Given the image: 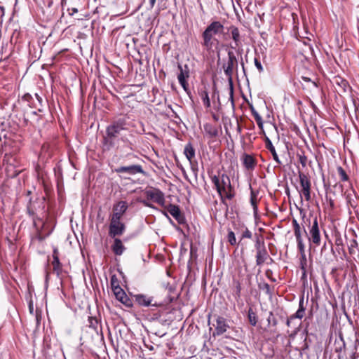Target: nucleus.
<instances>
[{"label": "nucleus", "mask_w": 359, "mask_h": 359, "mask_svg": "<svg viewBox=\"0 0 359 359\" xmlns=\"http://www.w3.org/2000/svg\"><path fill=\"white\" fill-rule=\"evenodd\" d=\"M227 240L231 245H235L236 244L235 233L231 230H229L228 231Z\"/></svg>", "instance_id": "a19ab883"}, {"label": "nucleus", "mask_w": 359, "mask_h": 359, "mask_svg": "<svg viewBox=\"0 0 359 359\" xmlns=\"http://www.w3.org/2000/svg\"><path fill=\"white\" fill-rule=\"evenodd\" d=\"M53 258H59V251L58 249L55 247L53 250Z\"/></svg>", "instance_id": "4d7b16f0"}, {"label": "nucleus", "mask_w": 359, "mask_h": 359, "mask_svg": "<svg viewBox=\"0 0 359 359\" xmlns=\"http://www.w3.org/2000/svg\"><path fill=\"white\" fill-rule=\"evenodd\" d=\"M299 179L300 183V189L297 188L300 194L301 202L302 203V197L304 196L306 201L311 199V183L309 177L304 172L299 171Z\"/></svg>", "instance_id": "423d86ee"}, {"label": "nucleus", "mask_w": 359, "mask_h": 359, "mask_svg": "<svg viewBox=\"0 0 359 359\" xmlns=\"http://www.w3.org/2000/svg\"><path fill=\"white\" fill-rule=\"evenodd\" d=\"M243 161V166L248 170H252L255 168L257 165V161L255 158L247 154H244L241 158Z\"/></svg>", "instance_id": "a211bd4d"}, {"label": "nucleus", "mask_w": 359, "mask_h": 359, "mask_svg": "<svg viewBox=\"0 0 359 359\" xmlns=\"http://www.w3.org/2000/svg\"><path fill=\"white\" fill-rule=\"evenodd\" d=\"M262 288L266 291V294H271V287L268 283H264Z\"/></svg>", "instance_id": "6e6d98bb"}, {"label": "nucleus", "mask_w": 359, "mask_h": 359, "mask_svg": "<svg viewBox=\"0 0 359 359\" xmlns=\"http://www.w3.org/2000/svg\"><path fill=\"white\" fill-rule=\"evenodd\" d=\"M52 265L53 272L56 273L57 276H60L62 271V265L59 258H53Z\"/></svg>", "instance_id": "b1692460"}, {"label": "nucleus", "mask_w": 359, "mask_h": 359, "mask_svg": "<svg viewBox=\"0 0 359 359\" xmlns=\"http://www.w3.org/2000/svg\"><path fill=\"white\" fill-rule=\"evenodd\" d=\"M145 195L147 199L158 203L162 208L165 207V199L164 194L159 189L151 188L145 191Z\"/></svg>", "instance_id": "1a4fd4ad"}, {"label": "nucleus", "mask_w": 359, "mask_h": 359, "mask_svg": "<svg viewBox=\"0 0 359 359\" xmlns=\"http://www.w3.org/2000/svg\"><path fill=\"white\" fill-rule=\"evenodd\" d=\"M233 285L235 287L234 297H235L236 300L238 301L241 297V290H242L241 284L238 280H234Z\"/></svg>", "instance_id": "2f4dec72"}, {"label": "nucleus", "mask_w": 359, "mask_h": 359, "mask_svg": "<svg viewBox=\"0 0 359 359\" xmlns=\"http://www.w3.org/2000/svg\"><path fill=\"white\" fill-rule=\"evenodd\" d=\"M241 65L242 66V69H243V72L245 73V65H244L243 61L241 62Z\"/></svg>", "instance_id": "338daca9"}, {"label": "nucleus", "mask_w": 359, "mask_h": 359, "mask_svg": "<svg viewBox=\"0 0 359 359\" xmlns=\"http://www.w3.org/2000/svg\"><path fill=\"white\" fill-rule=\"evenodd\" d=\"M296 241L297 243V248H298L299 252L300 253V255H306L305 245L304 244L302 237L300 236V237L296 238Z\"/></svg>", "instance_id": "4c0bfd02"}, {"label": "nucleus", "mask_w": 359, "mask_h": 359, "mask_svg": "<svg viewBox=\"0 0 359 359\" xmlns=\"http://www.w3.org/2000/svg\"><path fill=\"white\" fill-rule=\"evenodd\" d=\"M294 318H292V315L290 317L287 318V319H286V325L287 327H290L291 326L292 320H294Z\"/></svg>", "instance_id": "bf43d9fd"}, {"label": "nucleus", "mask_w": 359, "mask_h": 359, "mask_svg": "<svg viewBox=\"0 0 359 359\" xmlns=\"http://www.w3.org/2000/svg\"><path fill=\"white\" fill-rule=\"evenodd\" d=\"M254 63L257 69L259 72H262L264 71V68L261 64V62L259 61L258 57H255L254 59Z\"/></svg>", "instance_id": "8fccbe9b"}, {"label": "nucleus", "mask_w": 359, "mask_h": 359, "mask_svg": "<svg viewBox=\"0 0 359 359\" xmlns=\"http://www.w3.org/2000/svg\"><path fill=\"white\" fill-rule=\"evenodd\" d=\"M299 162L302 164L303 168H305L307 165L308 158L305 156L304 151L298 152L297 154Z\"/></svg>", "instance_id": "58836bf2"}, {"label": "nucleus", "mask_w": 359, "mask_h": 359, "mask_svg": "<svg viewBox=\"0 0 359 359\" xmlns=\"http://www.w3.org/2000/svg\"><path fill=\"white\" fill-rule=\"evenodd\" d=\"M265 275L270 280H271L272 282H276V278H274L273 277V271L271 269H267L266 271H265Z\"/></svg>", "instance_id": "3c124183"}, {"label": "nucleus", "mask_w": 359, "mask_h": 359, "mask_svg": "<svg viewBox=\"0 0 359 359\" xmlns=\"http://www.w3.org/2000/svg\"><path fill=\"white\" fill-rule=\"evenodd\" d=\"M204 130L210 138L216 137L218 135L217 128L211 123H205L203 126Z\"/></svg>", "instance_id": "4be33fe9"}, {"label": "nucleus", "mask_w": 359, "mask_h": 359, "mask_svg": "<svg viewBox=\"0 0 359 359\" xmlns=\"http://www.w3.org/2000/svg\"><path fill=\"white\" fill-rule=\"evenodd\" d=\"M298 309L306 311V307L304 306V296H302L299 298V309Z\"/></svg>", "instance_id": "864d4df0"}, {"label": "nucleus", "mask_w": 359, "mask_h": 359, "mask_svg": "<svg viewBox=\"0 0 359 359\" xmlns=\"http://www.w3.org/2000/svg\"><path fill=\"white\" fill-rule=\"evenodd\" d=\"M161 317V311L158 309L157 311H155L152 313L148 314V319L150 320H157Z\"/></svg>", "instance_id": "37998d69"}, {"label": "nucleus", "mask_w": 359, "mask_h": 359, "mask_svg": "<svg viewBox=\"0 0 359 359\" xmlns=\"http://www.w3.org/2000/svg\"><path fill=\"white\" fill-rule=\"evenodd\" d=\"M306 264H307V260H306V255H301V257H300V268L303 271L304 275L306 273Z\"/></svg>", "instance_id": "c03bdc74"}, {"label": "nucleus", "mask_w": 359, "mask_h": 359, "mask_svg": "<svg viewBox=\"0 0 359 359\" xmlns=\"http://www.w3.org/2000/svg\"><path fill=\"white\" fill-rule=\"evenodd\" d=\"M229 30L231 32V38L235 43V46H231V48H234L239 46L241 44V38L238 28L231 25L229 27Z\"/></svg>", "instance_id": "6ab92c4d"}, {"label": "nucleus", "mask_w": 359, "mask_h": 359, "mask_svg": "<svg viewBox=\"0 0 359 359\" xmlns=\"http://www.w3.org/2000/svg\"><path fill=\"white\" fill-rule=\"evenodd\" d=\"M126 225L118 219H110L109 235L111 238H115L123 234L126 231Z\"/></svg>", "instance_id": "9d476101"}, {"label": "nucleus", "mask_w": 359, "mask_h": 359, "mask_svg": "<svg viewBox=\"0 0 359 359\" xmlns=\"http://www.w3.org/2000/svg\"><path fill=\"white\" fill-rule=\"evenodd\" d=\"M178 68L180 69V73L177 76V79L180 84H182L183 83H185L187 81L186 78L189 77V71L184 72L182 69V67L180 65H178Z\"/></svg>", "instance_id": "473e14b6"}, {"label": "nucleus", "mask_w": 359, "mask_h": 359, "mask_svg": "<svg viewBox=\"0 0 359 359\" xmlns=\"http://www.w3.org/2000/svg\"><path fill=\"white\" fill-rule=\"evenodd\" d=\"M48 278H49V273L47 272L46 273V283H47L48 281Z\"/></svg>", "instance_id": "774afa93"}, {"label": "nucleus", "mask_w": 359, "mask_h": 359, "mask_svg": "<svg viewBox=\"0 0 359 359\" xmlns=\"http://www.w3.org/2000/svg\"><path fill=\"white\" fill-rule=\"evenodd\" d=\"M184 154L187 160L191 163L192 159L195 157V149L191 143H187L184 149Z\"/></svg>", "instance_id": "412c9836"}, {"label": "nucleus", "mask_w": 359, "mask_h": 359, "mask_svg": "<svg viewBox=\"0 0 359 359\" xmlns=\"http://www.w3.org/2000/svg\"><path fill=\"white\" fill-rule=\"evenodd\" d=\"M31 114L32 115V122L38 123L41 118V115H38L36 111H32ZM23 122L25 126H27L29 123H32V121L29 120V117L28 114H24L23 117Z\"/></svg>", "instance_id": "5701e85b"}, {"label": "nucleus", "mask_w": 359, "mask_h": 359, "mask_svg": "<svg viewBox=\"0 0 359 359\" xmlns=\"http://www.w3.org/2000/svg\"><path fill=\"white\" fill-rule=\"evenodd\" d=\"M264 142H265L266 148L271 153L273 160L278 165H281L282 163H281V161L278 157V155L276 153V149H275L274 146L273 145L270 139L268 137H265Z\"/></svg>", "instance_id": "aec40b11"}, {"label": "nucleus", "mask_w": 359, "mask_h": 359, "mask_svg": "<svg viewBox=\"0 0 359 359\" xmlns=\"http://www.w3.org/2000/svg\"><path fill=\"white\" fill-rule=\"evenodd\" d=\"M27 212L32 218L34 226H36V220L42 221L47 216L45 197L37 198L34 201L30 198L27 205Z\"/></svg>", "instance_id": "20e7f679"}, {"label": "nucleus", "mask_w": 359, "mask_h": 359, "mask_svg": "<svg viewBox=\"0 0 359 359\" xmlns=\"http://www.w3.org/2000/svg\"><path fill=\"white\" fill-rule=\"evenodd\" d=\"M118 291L114 292L116 299L121 302L128 308H131L133 306V300L128 297L126 293L123 289H117Z\"/></svg>", "instance_id": "2eb2a0df"}, {"label": "nucleus", "mask_w": 359, "mask_h": 359, "mask_svg": "<svg viewBox=\"0 0 359 359\" xmlns=\"http://www.w3.org/2000/svg\"><path fill=\"white\" fill-rule=\"evenodd\" d=\"M252 236V232L246 228L245 230L243 232L242 238H251Z\"/></svg>", "instance_id": "603ef678"}, {"label": "nucleus", "mask_w": 359, "mask_h": 359, "mask_svg": "<svg viewBox=\"0 0 359 359\" xmlns=\"http://www.w3.org/2000/svg\"><path fill=\"white\" fill-rule=\"evenodd\" d=\"M255 246L256 251L262 249V248H265L264 241L262 239H261L258 236H257Z\"/></svg>", "instance_id": "a18cd8bd"}, {"label": "nucleus", "mask_w": 359, "mask_h": 359, "mask_svg": "<svg viewBox=\"0 0 359 359\" xmlns=\"http://www.w3.org/2000/svg\"><path fill=\"white\" fill-rule=\"evenodd\" d=\"M268 259H270L271 262L273 261L269 257L266 247L256 251V264L257 266L262 265Z\"/></svg>", "instance_id": "f3484780"}, {"label": "nucleus", "mask_w": 359, "mask_h": 359, "mask_svg": "<svg viewBox=\"0 0 359 359\" xmlns=\"http://www.w3.org/2000/svg\"><path fill=\"white\" fill-rule=\"evenodd\" d=\"M118 174H127L128 175H135L137 174H145L141 165H130L127 166H120L114 169Z\"/></svg>", "instance_id": "9b49d317"}, {"label": "nucleus", "mask_w": 359, "mask_h": 359, "mask_svg": "<svg viewBox=\"0 0 359 359\" xmlns=\"http://www.w3.org/2000/svg\"><path fill=\"white\" fill-rule=\"evenodd\" d=\"M201 98L203 102V104L209 108L210 107V101L208 95V93L206 90H204L201 93Z\"/></svg>", "instance_id": "ea45409f"}, {"label": "nucleus", "mask_w": 359, "mask_h": 359, "mask_svg": "<svg viewBox=\"0 0 359 359\" xmlns=\"http://www.w3.org/2000/svg\"><path fill=\"white\" fill-rule=\"evenodd\" d=\"M156 0H149V6H150V8H153L155 4H156Z\"/></svg>", "instance_id": "e2e57ef3"}, {"label": "nucleus", "mask_w": 359, "mask_h": 359, "mask_svg": "<svg viewBox=\"0 0 359 359\" xmlns=\"http://www.w3.org/2000/svg\"><path fill=\"white\" fill-rule=\"evenodd\" d=\"M305 217H306V215H305V213H304L303 216H302L303 222L305 224H307V222H308V224L310 226L311 225V219H305Z\"/></svg>", "instance_id": "052dcab7"}, {"label": "nucleus", "mask_w": 359, "mask_h": 359, "mask_svg": "<svg viewBox=\"0 0 359 359\" xmlns=\"http://www.w3.org/2000/svg\"><path fill=\"white\" fill-rule=\"evenodd\" d=\"M335 243H336V245H341L342 243V241H341V238L336 239Z\"/></svg>", "instance_id": "0e129e2a"}, {"label": "nucleus", "mask_w": 359, "mask_h": 359, "mask_svg": "<svg viewBox=\"0 0 359 359\" xmlns=\"http://www.w3.org/2000/svg\"><path fill=\"white\" fill-rule=\"evenodd\" d=\"M211 181L223 203H225V198L231 200L235 196L234 188L231 185L230 178L227 175L222 173V175H214L211 177Z\"/></svg>", "instance_id": "7ed1b4c3"}, {"label": "nucleus", "mask_w": 359, "mask_h": 359, "mask_svg": "<svg viewBox=\"0 0 359 359\" xmlns=\"http://www.w3.org/2000/svg\"><path fill=\"white\" fill-rule=\"evenodd\" d=\"M128 205L126 201H120L113 205V213L110 219L121 220L122 216L128 210Z\"/></svg>", "instance_id": "f8f14e48"}, {"label": "nucleus", "mask_w": 359, "mask_h": 359, "mask_svg": "<svg viewBox=\"0 0 359 359\" xmlns=\"http://www.w3.org/2000/svg\"><path fill=\"white\" fill-rule=\"evenodd\" d=\"M163 208H165L180 224H184L186 223L185 217L182 213L178 205L170 203L168 205H165V207Z\"/></svg>", "instance_id": "ddd939ff"}, {"label": "nucleus", "mask_w": 359, "mask_h": 359, "mask_svg": "<svg viewBox=\"0 0 359 359\" xmlns=\"http://www.w3.org/2000/svg\"><path fill=\"white\" fill-rule=\"evenodd\" d=\"M337 172H338V174H339L341 181L346 182L349 180L348 175H347L346 172L341 166L337 167Z\"/></svg>", "instance_id": "e433bc0d"}, {"label": "nucleus", "mask_w": 359, "mask_h": 359, "mask_svg": "<svg viewBox=\"0 0 359 359\" xmlns=\"http://www.w3.org/2000/svg\"><path fill=\"white\" fill-rule=\"evenodd\" d=\"M110 283H111V289L113 290L114 293L118 291V290H117L118 288L122 289L119 285L118 280L116 275L111 276V280H110Z\"/></svg>", "instance_id": "f704fd0d"}, {"label": "nucleus", "mask_w": 359, "mask_h": 359, "mask_svg": "<svg viewBox=\"0 0 359 359\" xmlns=\"http://www.w3.org/2000/svg\"><path fill=\"white\" fill-rule=\"evenodd\" d=\"M248 318L251 325L256 326L257 323V316L256 312L252 308H250L248 310Z\"/></svg>", "instance_id": "bb28decb"}, {"label": "nucleus", "mask_w": 359, "mask_h": 359, "mask_svg": "<svg viewBox=\"0 0 359 359\" xmlns=\"http://www.w3.org/2000/svg\"><path fill=\"white\" fill-rule=\"evenodd\" d=\"M113 244L111 246V250L115 255L121 256L123 254L126 248L124 246L123 241L118 238H114Z\"/></svg>", "instance_id": "dca6fc26"}, {"label": "nucleus", "mask_w": 359, "mask_h": 359, "mask_svg": "<svg viewBox=\"0 0 359 359\" xmlns=\"http://www.w3.org/2000/svg\"><path fill=\"white\" fill-rule=\"evenodd\" d=\"M292 223L295 238L302 236L301 227L298 222L295 219H293Z\"/></svg>", "instance_id": "c9c22d12"}, {"label": "nucleus", "mask_w": 359, "mask_h": 359, "mask_svg": "<svg viewBox=\"0 0 359 359\" xmlns=\"http://www.w3.org/2000/svg\"><path fill=\"white\" fill-rule=\"evenodd\" d=\"M88 323H89V327H92L95 330L97 329V325H98V320L96 318L94 317H89L88 318Z\"/></svg>", "instance_id": "49530a36"}, {"label": "nucleus", "mask_w": 359, "mask_h": 359, "mask_svg": "<svg viewBox=\"0 0 359 359\" xmlns=\"http://www.w3.org/2000/svg\"><path fill=\"white\" fill-rule=\"evenodd\" d=\"M305 315V311L297 309L295 313L292 315V318L302 319Z\"/></svg>", "instance_id": "09e8293b"}, {"label": "nucleus", "mask_w": 359, "mask_h": 359, "mask_svg": "<svg viewBox=\"0 0 359 359\" xmlns=\"http://www.w3.org/2000/svg\"><path fill=\"white\" fill-rule=\"evenodd\" d=\"M308 238L310 243H313L315 245L319 246L320 245L321 236L316 216L314 217L312 224L309 228Z\"/></svg>", "instance_id": "6e6552de"}, {"label": "nucleus", "mask_w": 359, "mask_h": 359, "mask_svg": "<svg viewBox=\"0 0 359 359\" xmlns=\"http://www.w3.org/2000/svg\"><path fill=\"white\" fill-rule=\"evenodd\" d=\"M66 3H67V0H61V5H62V8L65 7V6L66 5Z\"/></svg>", "instance_id": "69168bd1"}, {"label": "nucleus", "mask_w": 359, "mask_h": 359, "mask_svg": "<svg viewBox=\"0 0 359 359\" xmlns=\"http://www.w3.org/2000/svg\"><path fill=\"white\" fill-rule=\"evenodd\" d=\"M22 100L23 101L27 102L28 103V105L30 107H33V108H37L38 107L37 104L34 101V98H33L32 95H30L29 93L25 94L22 96Z\"/></svg>", "instance_id": "c756f323"}, {"label": "nucleus", "mask_w": 359, "mask_h": 359, "mask_svg": "<svg viewBox=\"0 0 359 359\" xmlns=\"http://www.w3.org/2000/svg\"><path fill=\"white\" fill-rule=\"evenodd\" d=\"M334 82L336 84L339 85L344 92L348 87V83L347 82V81L340 76L335 77Z\"/></svg>", "instance_id": "72a5a7b5"}, {"label": "nucleus", "mask_w": 359, "mask_h": 359, "mask_svg": "<svg viewBox=\"0 0 359 359\" xmlns=\"http://www.w3.org/2000/svg\"><path fill=\"white\" fill-rule=\"evenodd\" d=\"M348 248L351 255H355L358 252V244L355 238L349 240Z\"/></svg>", "instance_id": "393cba45"}, {"label": "nucleus", "mask_w": 359, "mask_h": 359, "mask_svg": "<svg viewBox=\"0 0 359 359\" xmlns=\"http://www.w3.org/2000/svg\"><path fill=\"white\" fill-rule=\"evenodd\" d=\"M227 56V61L223 65L222 67L225 75L228 77L229 82V100L233 106V86L232 76L234 71H238V61L235 53L232 50L228 51Z\"/></svg>", "instance_id": "39448f33"}, {"label": "nucleus", "mask_w": 359, "mask_h": 359, "mask_svg": "<svg viewBox=\"0 0 359 359\" xmlns=\"http://www.w3.org/2000/svg\"><path fill=\"white\" fill-rule=\"evenodd\" d=\"M67 11L69 15H73L74 13H76L78 12V9L75 7L67 8Z\"/></svg>", "instance_id": "5fc2aeb1"}, {"label": "nucleus", "mask_w": 359, "mask_h": 359, "mask_svg": "<svg viewBox=\"0 0 359 359\" xmlns=\"http://www.w3.org/2000/svg\"><path fill=\"white\" fill-rule=\"evenodd\" d=\"M250 203L253 208L255 213L257 212V193L251 189L250 192Z\"/></svg>", "instance_id": "c85d7f7f"}, {"label": "nucleus", "mask_w": 359, "mask_h": 359, "mask_svg": "<svg viewBox=\"0 0 359 359\" xmlns=\"http://www.w3.org/2000/svg\"><path fill=\"white\" fill-rule=\"evenodd\" d=\"M224 33V25L220 21H212L201 34L202 47L208 53L213 51V48L217 47L219 43L216 36L222 35Z\"/></svg>", "instance_id": "f257e3e1"}, {"label": "nucleus", "mask_w": 359, "mask_h": 359, "mask_svg": "<svg viewBox=\"0 0 359 359\" xmlns=\"http://www.w3.org/2000/svg\"><path fill=\"white\" fill-rule=\"evenodd\" d=\"M267 323H268L267 327L269 328H271V327L276 328L278 325V320L275 318L273 312H271V311H270L269 313V316L267 318Z\"/></svg>", "instance_id": "7c9ffc66"}, {"label": "nucleus", "mask_w": 359, "mask_h": 359, "mask_svg": "<svg viewBox=\"0 0 359 359\" xmlns=\"http://www.w3.org/2000/svg\"><path fill=\"white\" fill-rule=\"evenodd\" d=\"M133 298L140 306L163 308L165 305L163 302L156 300L153 296L144 294H135Z\"/></svg>", "instance_id": "0eeeda50"}, {"label": "nucleus", "mask_w": 359, "mask_h": 359, "mask_svg": "<svg viewBox=\"0 0 359 359\" xmlns=\"http://www.w3.org/2000/svg\"><path fill=\"white\" fill-rule=\"evenodd\" d=\"M334 344L337 345L335 348V352L340 353L346 348V342L341 334L339 335V341L335 340Z\"/></svg>", "instance_id": "a878e982"}, {"label": "nucleus", "mask_w": 359, "mask_h": 359, "mask_svg": "<svg viewBox=\"0 0 359 359\" xmlns=\"http://www.w3.org/2000/svg\"><path fill=\"white\" fill-rule=\"evenodd\" d=\"M250 111H251V113H252L253 117L255 118V119L256 121V123H257L258 127L262 130L263 129V121H262V116L259 114V113L255 109V108L252 106L250 107Z\"/></svg>", "instance_id": "cd10ccee"}, {"label": "nucleus", "mask_w": 359, "mask_h": 359, "mask_svg": "<svg viewBox=\"0 0 359 359\" xmlns=\"http://www.w3.org/2000/svg\"><path fill=\"white\" fill-rule=\"evenodd\" d=\"M36 229H37L38 231V235H37V238L39 241H41L43 240H44L47 236H48L50 233V232L46 233V234H43L42 233V229H39L38 227H37V225L35 226Z\"/></svg>", "instance_id": "de8ad7c7"}, {"label": "nucleus", "mask_w": 359, "mask_h": 359, "mask_svg": "<svg viewBox=\"0 0 359 359\" xmlns=\"http://www.w3.org/2000/svg\"><path fill=\"white\" fill-rule=\"evenodd\" d=\"M140 202H142L147 207H149L151 208H154V206L152 204L147 202V201L142 200V201H140Z\"/></svg>", "instance_id": "13d9d810"}, {"label": "nucleus", "mask_w": 359, "mask_h": 359, "mask_svg": "<svg viewBox=\"0 0 359 359\" xmlns=\"http://www.w3.org/2000/svg\"><path fill=\"white\" fill-rule=\"evenodd\" d=\"M215 326V332L213 335H222L224 332H226L228 328L229 327V324L226 322V319L222 316H217L216 317V324Z\"/></svg>", "instance_id": "4468645a"}, {"label": "nucleus", "mask_w": 359, "mask_h": 359, "mask_svg": "<svg viewBox=\"0 0 359 359\" xmlns=\"http://www.w3.org/2000/svg\"><path fill=\"white\" fill-rule=\"evenodd\" d=\"M34 97L37 101V105H38V107H37V109H38V111L39 112H42L43 111V109H42V107L43 106V98L39 95H38L37 93H35L34 94Z\"/></svg>", "instance_id": "79ce46f5"}, {"label": "nucleus", "mask_w": 359, "mask_h": 359, "mask_svg": "<svg viewBox=\"0 0 359 359\" xmlns=\"http://www.w3.org/2000/svg\"><path fill=\"white\" fill-rule=\"evenodd\" d=\"M182 86V87L184 88V90L188 93V83L186 81L185 83H183L182 84H180Z\"/></svg>", "instance_id": "680f3d73"}, {"label": "nucleus", "mask_w": 359, "mask_h": 359, "mask_svg": "<svg viewBox=\"0 0 359 359\" xmlns=\"http://www.w3.org/2000/svg\"><path fill=\"white\" fill-rule=\"evenodd\" d=\"M127 130V120L124 117L118 118L113 121L106 128V135L104 136L102 145L104 150H110L114 146V139L118 137L123 130Z\"/></svg>", "instance_id": "f03ea898"}]
</instances>
